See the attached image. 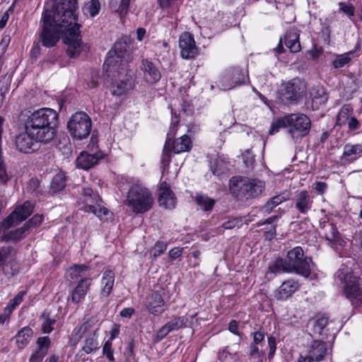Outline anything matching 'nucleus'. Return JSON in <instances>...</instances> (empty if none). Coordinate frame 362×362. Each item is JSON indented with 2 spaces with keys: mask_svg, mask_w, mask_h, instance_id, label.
Instances as JSON below:
<instances>
[{
  "mask_svg": "<svg viewBox=\"0 0 362 362\" xmlns=\"http://www.w3.org/2000/svg\"><path fill=\"white\" fill-rule=\"evenodd\" d=\"M52 6L45 8L40 23L39 42L47 48L54 47L61 37L67 46L66 53L77 57L85 49L78 23L79 6L77 0H50Z\"/></svg>",
  "mask_w": 362,
  "mask_h": 362,
  "instance_id": "nucleus-1",
  "label": "nucleus"
},
{
  "mask_svg": "<svg viewBox=\"0 0 362 362\" xmlns=\"http://www.w3.org/2000/svg\"><path fill=\"white\" fill-rule=\"evenodd\" d=\"M58 114L51 108L42 107L28 115L24 127L28 128L47 144L53 140L58 124Z\"/></svg>",
  "mask_w": 362,
  "mask_h": 362,
  "instance_id": "nucleus-2",
  "label": "nucleus"
},
{
  "mask_svg": "<svg viewBox=\"0 0 362 362\" xmlns=\"http://www.w3.org/2000/svg\"><path fill=\"white\" fill-rule=\"evenodd\" d=\"M132 40L127 36H123L115 42L112 49L107 54L103 67L108 76L117 72L121 74L120 69L125 71L130 60Z\"/></svg>",
  "mask_w": 362,
  "mask_h": 362,
  "instance_id": "nucleus-3",
  "label": "nucleus"
},
{
  "mask_svg": "<svg viewBox=\"0 0 362 362\" xmlns=\"http://www.w3.org/2000/svg\"><path fill=\"white\" fill-rule=\"evenodd\" d=\"M154 203L151 192L147 187L135 184L129 189L124 204L135 214L149 211Z\"/></svg>",
  "mask_w": 362,
  "mask_h": 362,
  "instance_id": "nucleus-4",
  "label": "nucleus"
},
{
  "mask_svg": "<svg viewBox=\"0 0 362 362\" xmlns=\"http://www.w3.org/2000/svg\"><path fill=\"white\" fill-rule=\"evenodd\" d=\"M286 263L291 272H295L305 278L310 276L311 274L310 263L312 259L304 255L303 250L300 246H296L287 252Z\"/></svg>",
  "mask_w": 362,
  "mask_h": 362,
  "instance_id": "nucleus-5",
  "label": "nucleus"
},
{
  "mask_svg": "<svg viewBox=\"0 0 362 362\" xmlns=\"http://www.w3.org/2000/svg\"><path fill=\"white\" fill-rule=\"evenodd\" d=\"M92 121L84 112H77L72 115L67 123L68 131L74 139L83 140L90 134Z\"/></svg>",
  "mask_w": 362,
  "mask_h": 362,
  "instance_id": "nucleus-6",
  "label": "nucleus"
},
{
  "mask_svg": "<svg viewBox=\"0 0 362 362\" xmlns=\"http://www.w3.org/2000/svg\"><path fill=\"white\" fill-rule=\"evenodd\" d=\"M249 80L247 71L239 66L230 67L217 78V86L223 90H229L245 84Z\"/></svg>",
  "mask_w": 362,
  "mask_h": 362,
  "instance_id": "nucleus-7",
  "label": "nucleus"
},
{
  "mask_svg": "<svg viewBox=\"0 0 362 362\" xmlns=\"http://www.w3.org/2000/svg\"><path fill=\"white\" fill-rule=\"evenodd\" d=\"M279 123L288 127V133L293 139H300L308 134L311 122L308 117L303 114H291L282 117Z\"/></svg>",
  "mask_w": 362,
  "mask_h": 362,
  "instance_id": "nucleus-8",
  "label": "nucleus"
},
{
  "mask_svg": "<svg viewBox=\"0 0 362 362\" xmlns=\"http://www.w3.org/2000/svg\"><path fill=\"white\" fill-rule=\"evenodd\" d=\"M337 276L343 283V293L353 305H358L362 302V286L359 279L351 273L344 274L342 272H337Z\"/></svg>",
  "mask_w": 362,
  "mask_h": 362,
  "instance_id": "nucleus-9",
  "label": "nucleus"
},
{
  "mask_svg": "<svg viewBox=\"0 0 362 362\" xmlns=\"http://www.w3.org/2000/svg\"><path fill=\"white\" fill-rule=\"evenodd\" d=\"M305 91V83L300 79L295 78L282 83L279 90V97L285 103H293L300 99Z\"/></svg>",
  "mask_w": 362,
  "mask_h": 362,
  "instance_id": "nucleus-10",
  "label": "nucleus"
},
{
  "mask_svg": "<svg viewBox=\"0 0 362 362\" xmlns=\"http://www.w3.org/2000/svg\"><path fill=\"white\" fill-rule=\"evenodd\" d=\"M24 129L15 137L16 148L21 153H32L38 149V143H42V140L25 127Z\"/></svg>",
  "mask_w": 362,
  "mask_h": 362,
  "instance_id": "nucleus-11",
  "label": "nucleus"
},
{
  "mask_svg": "<svg viewBox=\"0 0 362 362\" xmlns=\"http://www.w3.org/2000/svg\"><path fill=\"white\" fill-rule=\"evenodd\" d=\"M179 48L180 56L185 59H194L199 53V48L196 45L194 36L189 32H185L180 35Z\"/></svg>",
  "mask_w": 362,
  "mask_h": 362,
  "instance_id": "nucleus-12",
  "label": "nucleus"
},
{
  "mask_svg": "<svg viewBox=\"0 0 362 362\" xmlns=\"http://www.w3.org/2000/svg\"><path fill=\"white\" fill-rule=\"evenodd\" d=\"M9 226L4 225V220L1 222L0 226V238L4 241H19L25 238L29 233L28 229L25 228L24 225L18 228L10 230V228L19 223L13 220H11L8 223Z\"/></svg>",
  "mask_w": 362,
  "mask_h": 362,
  "instance_id": "nucleus-13",
  "label": "nucleus"
},
{
  "mask_svg": "<svg viewBox=\"0 0 362 362\" xmlns=\"http://www.w3.org/2000/svg\"><path fill=\"white\" fill-rule=\"evenodd\" d=\"M164 289L153 291L146 298V308L148 312L155 316L161 315L164 311L165 302L163 299Z\"/></svg>",
  "mask_w": 362,
  "mask_h": 362,
  "instance_id": "nucleus-14",
  "label": "nucleus"
},
{
  "mask_svg": "<svg viewBox=\"0 0 362 362\" xmlns=\"http://www.w3.org/2000/svg\"><path fill=\"white\" fill-rule=\"evenodd\" d=\"M176 197L170 185L164 181L160 183L158 188V202L159 205L167 209H173L176 205Z\"/></svg>",
  "mask_w": 362,
  "mask_h": 362,
  "instance_id": "nucleus-15",
  "label": "nucleus"
},
{
  "mask_svg": "<svg viewBox=\"0 0 362 362\" xmlns=\"http://www.w3.org/2000/svg\"><path fill=\"white\" fill-rule=\"evenodd\" d=\"M35 202L32 201H25L23 204L17 206L15 210L4 219V225L9 226L11 220L17 223H21L30 216L33 212Z\"/></svg>",
  "mask_w": 362,
  "mask_h": 362,
  "instance_id": "nucleus-16",
  "label": "nucleus"
},
{
  "mask_svg": "<svg viewBox=\"0 0 362 362\" xmlns=\"http://www.w3.org/2000/svg\"><path fill=\"white\" fill-rule=\"evenodd\" d=\"M293 201L295 208L303 215H307L313 208V199L307 190L297 192Z\"/></svg>",
  "mask_w": 362,
  "mask_h": 362,
  "instance_id": "nucleus-17",
  "label": "nucleus"
},
{
  "mask_svg": "<svg viewBox=\"0 0 362 362\" xmlns=\"http://www.w3.org/2000/svg\"><path fill=\"white\" fill-rule=\"evenodd\" d=\"M141 69L144 73L145 81L149 84L157 83L161 78V74L156 65L148 59H143Z\"/></svg>",
  "mask_w": 362,
  "mask_h": 362,
  "instance_id": "nucleus-18",
  "label": "nucleus"
},
{
  "mask_svg": "<svg viewBox=\"0 0 362 362\" xmlns=\"http://www.w3.org/2000/svg\"><path fill=\"white\" fill-rule=\"evenodd\" d=\"M104 158V153L98 151L94 154L83 151L76 158V165L83 170H89L97 165Z\"/></svg>",
  "mask_w": 362,
  "mask_h": 362,
  "instance_id": "nucleus-19",
  "label": "nucleus"
},
{
  "mask_svg": "<svg viewBox=\"0 0 362 362\" xmlns=\"http://www.w3.org/2000/svg\"><path fill=\"white\" fill-rule=\"evenodd\" d=\"M247 178L233 176L229 180L230 194L238 199H245Z\"/></svg>",
  "mask_w": 362,
  "mask_h": 362,
  "instance_id": "nucleus-20",
  "label": "nucleus"
},
{
  "mask_svg": "<svg viewBox=\"0 0 362 362\" xmlns=\"http://www.w3.org/2000/svg\"><path fill=\"white\" fill-rule=\"evenodd\" d=\"M299 286L298 281L292 279H288L275 290L274 296L278 300H286L299 288Z\"/></svg>",
  "mask_w": 362,
  "mask_h": 362,
  "instance_id": "nucleus-21",
  "label": "nucleus"
},
{
  "mask_svg": "<svg viewBox=\"0 0 362 362\" xmlns=\"http://www.w3.org/2000/svg\"><path fill=\"white\" fill-rule=\"evenodd\" d=\"M165 143H168L169 147L173 150L175 154L189 152L192 147V141L191 138L186 134L174 140L168 137Z\"/></svg>",
  "mask_w": 362,
  "mask_h": 362,
  "instance_id": "nucleus-22",
  "label": "nucleus"
},
{
  "mask_svg": "<svg viewBox=\"0 0 362 362\" xmlns=\"http://www.w3.org/2000/svg\"><path fill=\"white\" fill-rule=\"evenodd\" d=\"M68 274L71 281H86V282H93L90 277V269L86 264H75L68 270Z\"/></svg>",
  "mask_w": 362,
  "mask_h": 362,
  "instance_id": "nucleus-23",
  "label": "nucleus"
},
{
  "mask_svg": "<svg viewBox=\"0 0 362 362\" xmlns=\"http://www.w3.org/2000/svg\"><path fill=\"white\" fill-rule=\"evenodd\" d=\"M188 321L186 316L175 317L163 325L157 332L160 339L165 337L170 332L182 328Z\"/></svg>",
  "mask_w": 362,
  "mask_h": 362,
  "instance_id": "nucleus-24",
  "label": "nucleus"
},
{
  "mask_svg": "<svg viewBox=\"0 0 362 362\" xmlns=\"http://www.w3.org/2000/svg\"><path fill=\"white\" fill-rule=\"evenodd\" d=\"M299 37V30L296 28H289L285 33L284 44L293 53L298 52L301 49Z\"/></svg>",
  "mask_w": 362,
  "mask_h": 362,
  "instance_id": "nucleus-25",
  "label": "nucleus"
},
{
  "mask_svg": "<svg viewBox=\"0 0 362 362\" xmlns=\"http://www.w3.org/2000/svg\"><path fill=\"white\" fill-rule=\"evenodd\" d=\"M158 3L162 10L166 13V16L171 21L170 23L176 26L177 18L176 13L179 11V4L177 0H158Z\"/></svg>",
  "mask_w": 362,
  "mask_h": 362,
  "instance_id": "nucleus-26",
  "label": "nucleus"
},
{
  "mask_svg": "<svg viewBox=\"0 0 362 362\" xmlns=\"http://www.w3.org/2000/svg\"><path fill=\"white\" fill-rule=\"evenodd\" d=\"M91 285L92 282L78 281L70 293L71 302L76 305L81 303L85 299Z\"/></svg>",
  "mask_w": 362,
  "mask_h": 362,
  "instance_id": "nucleus-27",
  "label": "nucleus"
},
{
  "mask_svg": "<svg viewBox=\"0 0 362 362\" xmlns=\"http://www.w3.org/2000/svg\"><path fill=\"white\" fill-rule=\"evenodd\" d=\"M362 156V143L351 144H346L343 148L341 159L351 163Z\"/></svg>",
  "mask_w": 362,
  "mask_h": 362,
  "instance_id": "nucleus-28",
  "label": "nucleus"
},
{
  "mask_svg": "<svg viewBox=\"0 0 362 362\" xmlns=\"http://www.w3.org/2000/svg\"><path fill=\"white\" fill-rule=\"evenodd\" d=\"M120 71L121 74H118V75L119 76L124 74V77L118 81H115L111 88L112 94L117 96H120L126 93L132 88L131 78L127 74V69L125 71L120 69Z\"/></svg>",
  "mask_w": 362,
  "mask_h": 362,
  "instance_id": "nucleus-29",
  "label": "nucleus"
},
{
  "mask_svg": "<svg viewBox=\"0 0 362 362\" xmlns=\"http://www.w3.org/2000/svg\"><path fill=\"white\" fill-rule=\"evenodd\" d=\"M245 199L258 197L263 192L265 185L263 181L247 178Z\"/></svg>",
  "mask_w": 362,
  "mask_h": 362,
  "instance_id": "nucleus-30",
  "label": "nucleus"
},
{
  "mask_svg": "<svg viewBox=\"0 0 362 362\" xmlns=\"http://www.w3.org/2000/svg\"><path fill=\"white\" fill-rule=\"evenodd\" d=\"M327 353V346L325 342L314 341L309 349L308 355L316 361H322Z\"/></svg>",
  "mask_w": 362,
  "mask_h": 362,
  "instance_id": "nucleus-31",
  "label": "nucleus"
},
{
  "mask_svg": "<svg viewBox=\"0 0 362 362\" xmlns=\"http://www.w3.org/2000/svg\"><path fill=\"white\" fill-rule=\"evenodd\" d=\"M33 334V331L30 327L21 328L14 337L17 347L21 350L23 349L30 343Z\"/></svg>",
  "mask_w": 362,
  "mask_h": 362,
  "instance_id": "nucleus-32",
  "label": "nucleus"
},
{
  "mask_svg": "<svg viewBox=\"0 0 362 362\" xmlns=\"http://www.w3.org/2000/svg\"><path fill=\"white\" fill-rule=\"evenodd\" d=\"M115 283V274L111 270L103 272L101 279V295L105 297L111 293Z\"/></svg>",
  "mask_w": 362,
  "mask_h": 362,
  "instance_id": "nucleus-33",
  "label": "nucleus"
},
{
  "mask_svg": "<svg viewBox=\"0 0 362 362\" xmlns=\"http://www.w3.org/2000/svg\"><path fill=\"white\" fill-rule=\"evenodd\" d=\"M285 272L290 273L291 272L286 263V261L281 257H279L269 264L266 275H269L270 274H277Z\"/></svg>",
  "mask_w": 362,
  "mask_h": 362,
  "instance_id": "nucleus-34",
  "label": "nucleus"
},
{
  "mask_svg": "<svg viewBox=\"0 0 362 362\" xmlns=\"http://www.w3.org/2000/svg\"><path fill=\"white\" fill-rule=\"evenodd\" d=\"M353 108L349 104L344 105L339 110L337 118V125L343 127L346 125L347 122L351 117Z\"/></svg>",
  "mask_w": 362,
  "mask_h": 362,
  "instance_id": "nucleus-35",
  "label": "nucleus"
},
{
  "mask_svg": "<svg viewBox=\"0 0 362 362\" xmlns=\"http://www.w3.org/2000/svg\"><path fill=\"white\" fill-rule=\"evenodd\" d=\"M4 122V118L0 116V183L1 184H5L10 178L6 172V165L3 160L1 152V136L3 132Z\"/></svg>",
  "mask_w": 362,
  "mask_h": 362,
  "instance_id": "nucleus-36",
  "label": "nucleus"
},
{
  "mask_svg": "<svg viewBox=\"0 0 362 362\" xmlns=\"http://www.w3.org/2000/svg\"><path fill=\"white\" fill-rule=\"evenodd\" d=\"M172 153H173V150L169 147L168 143L165 142L160 160L162 173L168 170L171 162Z\"/></svg>",
  "mask_w": 362,
  "mask_h": 362,
  "instance_id": "nucleus-37",
  "label": "nucleus"
},
{
  "mask_svg": "<svg viewBox=\"0 0 362 362\" xmlns=\"http://www.w3.org/2000/svg\"><path fill=\"white\" fill-rule=\"evenodd\" d=\"M99 349L98 341L96 337V330L89 336H88L85 341L84 345L82 346V350L87 354H90Z\"/></svg>",
  "mask_w": 362,
  "mask_h": 362,
  "instance_id": "nucleus-38",
  "label": "nucleus"
},
{
  "mask_svg": "<svg viewBox=\"0 0 362 362\" xmlns=\"http://www.w3.org/2000/svg\"><path fill=\"white\" fill-rule=\"evenodd\" d=\"M66 186V176L64 173H58L53 178L50 185V189L53 192L62 190Z\"/></svg>",
  "mask_w": 362,
  "mask_h": 362,
  "instance_id": "nucleus-39",
  "label": "nucleus"
},
{
  "mask_svg": "<svg viewBox=\"0 0 362 362\" xmlns=\"http://www.w3.org/2000/svg\"><path fill=\"white\" fill-rule=\"evenodd\" d=\"M195 201L205 211H211L215 203L214 199L204 195H197Z\"/></svg>",
  "mask_w": 362,
  "mask_h": 362,
  "instance_id": "nucleus-40",
  "label": "nucleus"
},
{
  "mask_svg": "<svg viewBox=\"0 0 362 362\" xmlns=\"http://www.w3.org/2000/svg\"><path fill=\"white\" fill-rule=\"evenodd\" d=\"M100 11V3L99 0H90L83 8L84 13L87 11L92 18L96 16Z\"/></svg>",
  "mask_w": 362,
  "mask_h": 362,
  "instance_id": "nucleus-41",
  "label": "nucleus"
},
{
  "mask_svg": "<svg viewBox=\"0 0 362 362\" xmlns=\"http://www.w3.org/2000/svg\"><path fill=\"white\" fill-rule=\"evenodd\" d=\"M86 207L87 211L92 212L101 220L110 214V211L107 208L99 205L88 204Z\"/></svg>",
  "mask_w": 362,
  "mask_h": 362,
  "instance_id": "nucleus-42",
  "label": "nucleus"
},
{
  "mask_svg": "<svg viewBox=\"0 0 362 362\" xmlns=\"http://www.w3.org/2000/svg\"><path fill=\"white\" fill-rule=\"evenodd\" d=\"M37 349L36 351L42 352L47 355L48 350L51 345V341L49 337H38L37 341Z\"/></svg>",
  "mask_w": 362,
  "mask_h": 362,
  "instance_id": "nucleus-43",
  "label": "nucleus"
},
{
  "mask_svg": "<svg viewBox=\"0 0 362 362\" xmlns=\"http://www.w3.org/2000/svg\"><path fill=\"white\" fill-rule=\"evenodd\" d=\"M93 326V322L88 320L79 327H76L72 331V335L78 339L82 337V334L86 332Z\"/></svg>",
  "mask_w": 362,
  "mask_h": 362,
  "instance_id": "nucleus-44",
  "label": "nucleus"
},
{
  "mask_svg": "<svg viewBox=\"0 0 362 362\" xmlns=\"http://www.w3.org/2000/svg\"><path fill=\"white\" fill-rule=\"evenodd\" d=\"M42 221L43 216L42 215L35 214L24 223V226L28 229L30 233L33 228L39 226Z\"/></svg>",
  "mask_w": 362,
  "mask_h": 362,
  "instance_id": "nucleus-45",
  "label": "nucleus"
},
{
  "mask_svg": "<svg viewBox=\"0 0 362 362\" xmlns=\"http://www.w3.org/2000/svg\"><path fill=\"white\" fill-rule=\"evenodd\" d=\"M328 324V318L322 316L316 319L313 322V330L314 332L318 334H322L323 329Z\"/></svg>",
  "mask_w": 362,
  "mask_h": 362,
  "instance_id": "nucleus-46",
  "label": "nucleus"
},
{
  "mask_svg": "<svg viewBox=\"0 0 362 362\" xmlns=\"http://www.w3.org/2000/svg\"><path fill=\"white\" fill-rule=\"evenodd\" d=\"M168 245L164 241H158L152 248L153 257L156 259L167 249Z\"/></svg>",
  "mask_w": 362,
  "mask_h": 362,
  "instance_id": "nucleus-47",
  "label": "nucleus"
},
{
  "mask_svg": "<svg viewBox=\"0 0 362 362\" xmlns=\"http://www.w3.org/2000/svg\"><path fill=\"white\" fill-rule=\"evenodd\" d=\"M317 92L319 93L318 95H313V103H315L317 105L325 104L328 100V96L324 88H321L317 90Z\"/></svg>",
  "mask_w": 362,
  "mask_h": 362,
  "instance_id": "nucleus-48",
  "label": "nucleus"
},
{
  "mask_svg": "<svg viewBox=\"0 0 362 362\" xmlns=\"http://www.w3.org/2000/svg\"><path fill=\"white\" fill-rule=\"evenodd\" d=\"M351 59L349 54H341L339 55L336 59L332 62V65L334 68L339 69L344 66L350 62Z\"/></svg>",
  "mask_w": 362,
  "mask_h": 362,
  "instance_id": "nucleus-49",
  "label": "nucleus"
},
{
  "mask_svg": "<svg viewBox=\"0 0 362 362\" xmlns=\"http://www.w3.org/2000/svg\"><path fill=\"white\" fill-rule=\"evenodd\" d=\"M112 342H110V340H107L105 342V344L103 347V353L106 356V358L110 362H113L115 361V358L113 356V350L112 349Z\"/></svg>",
  "mask_w": 362,
  "mask_h": 362,
  "instance_id": "nucleus-50",
  "label": "nucleus"
},
{
  "mask_svg": "<svg viewBox=\"0 0 362 362\" xmlns=\"http://www.w3.org/2000/svg\"><path fill=\"white\" fill-rule=\"evenodd\" d=\"M130 1L131 0H121L119 7L116 10V12L120 18H123L127 14Z\"/></svg>",
  "mask_w": 362,
  "mask_h": 362,
  "instance_id": "nucleus-51",
  "label": "nucleus"
},
{
  "mask_svg": "<svg viewBox=\"0 0 362 362\" xmlns=\"http://www.w3.org/2000/svg\"><path fill=\"white\" fill-rule=\"evenodd\" d=\"M57 322L55 319L47 318L42 325V331L45 334L50 333L53 329V325Z\"/></svg>",
  "mask_w": 362,
  "mask_h": 362,
  "instance_id": "nucleus-52",
  "label": "nucleus"
},
{
  "mask_svg": "<svg viewBox=\"0 0 362 362\" xmlns=\"http://www.w3.org/2000/svg\"><path fill=\"white\" fill-rule=\"evenodd\" d=\"M339 9L346 13L349 17H351L354 15L355 8L354 6L351 4H346L340 2L339 4Z\"/></svg>",
  "mask_w": 362,
  "mask_h": 362,
  "instance_id": "nucleus-53",
  "label": "nucleus"
},
{
  "mask_svg": "<svg viewBox=\"0 0 362 362\" xmlns=\"http://www.w3.org/2000/svg\"><path fill=\"white\" fill-rule=\"evenodd\" d=\"M267 341H268V345H269V351L268 354V358L269 360H271L272 358H273V357L275 354L276 350V338L272 336L268 337Z\"/></svg>",
  "mask_w": 362,
  "mask_h": 362,
  "instance_id": "nucleus-54",
  "label": "nucleus"
},
{
  "mask_svg": "<svg viewBox=\"0 0 362 362\" xmlns=\"http://www.w3.org/2000/svg\"><path fill=\"white\" fill-rule=\"evenodd\" d=\"M290 197V192L288 191H284L279 194H277L272 197L273 202L274 204H276L277 206L280 204L283 203L284 202L288 200Z\"/></svg>",
  "mask_w": 362,
  "mask_h": 362,
  "instance_id": "nucleus-55",
  "label": "nucleus"
},
{
  "mask_svg": "<svg viewBox=\"0 0 362 362\" xmlns=\"http://www.w3.org/2000/svg\"><path fill=\"white\" fill-rule=\"evenodd\" d=\"M313 189L318 194H323L327 189V184L325 182L316 181L313 184Z\"/></svg>",
  "mask_w": 362,
  "mask_h": 362,
  "instance_id": "nucleus-56",
  "label": "nucleus"
},
{
  "mask_svg": "<svg viewBox=\"0 0 362 362\" xmlns=\"http://www.w3.org/2000/svg\"><path fill=\"white\" fill-rule=\"evenodd\" d=\"M349 131L354 132L360 129L361 124L359 121L355 117H351L346 123Z\"/></svg>",
  "mask_w": 362,
  "mask_h": 362,
  "instance_id": "nucleus-57",
  "label": "nucleus"
},
{
  "mask_svg": "<svg viewBox=\"0 0 362 362\" xmlns=\"http://www.w3.org/2000/svg\"><path fill=\"white\" fill-rule=\"evenodd\" d=\"M253 339V344H260L264 339L265 333L262 330L255 331L251 333Z\"/></svg>",
  "mask_w": 362,
  "mask_h": 362,
  "instance_id": "nucleus-58",
  "label": "nucleus"
},
{
  "mask_svg": "<svg viewBox=\"0 0 362 362\" xmlns=\"http://www.w3.org/2000/svg\"><path fill=\"white\" fill-rule=\"evenodd\" d=\"M239 322L235 320H232L228 323V330L235 335L241 337L242 333L238 330Z\"/></svg>",
  "mask_w": 362,
  "mask_h": 362,
  "instance_id": "nucleus-59",
  "label": "nucleus"
},
{
  "mask_svg": "<svg viewBox=\"0 0 362 362\" xmlns=\"http://www.w3.org/2000/svg\"><path fill=\"white\" fill-rule=\"evenodd\" d=\"M46 354L35 351L29 358V362H42Z\"/></svg>",
  "mask_w": 362,
  "mask_h": 362,
  "instance_id": "nucleus-60",
  "label": "nucleus"
},
{
  "mask_svg": "<svg viewBox=\"0 0 362 362\" xmlns=\"http://www.w3.org/2000/svg\"><path fill=\"white\" fill-rule=\"evenodd\" d=\"M182 252H183L182 248L175 247L169 251L168 255L171 260H174V259L178 258L179 257H180L182 254Z\"/></svg>",
  "mask_w": 362,
  "mask_h": 362,
  "instance_id": "nucleus-61",
  "label": "nucleus"
},
{
  "mask_svg": "<svg viewBox=\"0 0 362 362\" xmlns=\"http://www.w3.org/2000/svg\"><path fill=\"white\" fill-rule=\"evenodd\" d=\"M40 182L37 180L31 179L28 185V191L31 193H37Z\"/></svg>",
  "mask_w": 362,
  "mask_h": 362,
  "instance_id": "nucleus-62",
  "label": "nucleus"
},
{
  "mask_svg": "<svg viewBox=\"0 0 362 362\" xmlns=\"http://www.w3.org/2000/svg\"><path fill=\"white\" fill-rule=\"evenodd\" d=\"M124 355L126 358H132L134 357V342L133 340H132L127 348L125 349V351L124 352Z\"/></svg>",
  "mask_w": 362,
  "mask_h": 362,
  "instance_id": "nucleus-63",
  "label": "nucleus"
},
{
  "mask_svg": "<svg viewBox=\"0 0 362 362\" xmlns=\"http://www.w3.org/2000/svg\"><path fill=\"white\" fill-rule=\"evenodd\" d=\"M282 120V118L277 119L275 122L272 123L271 128L269 131V134L272 135L278 132L281 127H286V125H281V123H279Z\"/></svg>",
  "mask_w": 362,
  "mask_h": 362,
  "instance_id": "nucleus-64",
  "label": "nucleus"
}]
</instances>
